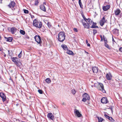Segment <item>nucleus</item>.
Listing matches in <instances>:
<instances>
[{"label": "nucleus", "mask_w": 122, "mask_h": 122, "mask_svg": "<svg viewBox=\"0 0 122 122\" xmlns=\"http://www.w3.org/2000/svg\"><path fill=\"white\" fill-rule=\"evenodd\" d=\"M66 35L64 32L61 31L58 34L57 39L60 42H63L65 40Z\"/></svg>", "instance_id": "obj_1"}, {"label": "nucleus", "mask_w": 122, "mask_h": 122, "mask_svg": "<svg viewBox=\"0 0 122 122\" xmlns=\"http://www.w3.org/2000/svg\"><path fill=\"white\" fill-rule=\"evenodd\" d=\"M94 86L97 87L98 90L102 91L103 93L106 92L104 90L103 85L102 84L99 82L97 83H95Z\"/></svg>", "instance_id": "obj_2"}, {"label": "nucleus", "mask_w": 122, "mask_h": 122, "mask_svg": "<svg viewBox=\"0 0 122 122\" xmlns=\"http://www.w3.org/2000/svg\"><path fill=\"white\" fill-rule=\"evenodd\" d=\"M33 25L35 27L39 28H41L42 26V23L41 22L38 21L36 19L34 20L33 23Z\"/></svg>", "instance_id": "obj_3"}, {"label": "nucleus", "mask_w": 122, "mask_h": 122, "mask_svg": "<svg viewBox=\"0 0 122 122\" xmlns=\"http://www.w3.org/2000/svg\"><path fill=\"white\" fill-rule=\"evenodd\" d=\"M83 98L82 101L83 102H85L87 100H89L90 99V97L89 95L87 93H84L82 96Z\"/></svg>", "instance_id": "obj_4"}, {"label": "nucleus", "mask_w": 122, "mask_h": 122, "mask_svg": "<svg viewBox=\"0 0 122 122\" xmlns=\"http://www.w3.org/2000/svg\"><path fill=\"white\" fill-rule=\"evenodd\" d=\"M100 37L101 38V41H104L105 42V46L107 47V44L106 43L107 42V40L106 39V37H105L104 35L103 36L101 35L100 36Z\"/></svg>", "instance_id": "obj_5"}, {"label": "nucleus", "mask_w": 122, "mask_h": 122, "mask_svg": "<svg viewBox=\"0 0 122 122\" xmlns=\"http://www.w3.org/2000/svg\"><path fill=\"white\" fill-rule=\"evenodd\" d=\"M35 41L38 43L40 44L41 42V37L38 35H36L34 37Z\"/></svg>", "instance_id": "obj_6"}, {"label": "nucleus", "mask_w": 122, "mask_h": 122, "mask_svg": "<svg viewBox=\"0 0 122 122\" xmlns=\"http://www.w3.org/2000/svg\"><path fill=\"white\" fill-rule=\"evenodd\" d=\"M74 112L75 115L77 116L78 117H81L82 116L81 114L77 109H75L74 111Z\"/></svg>", "instance_id": "obj_7"}, {"label": "nucleus", "mask_w": 122, "mask_h": 122, "mask_svg": "<svg viewBox=\"0 0 122 122\" xmlns=\"http://www.w3.org/2000/svg\"><path fill=\"white\" fill-rule=\"evenodd\" d=\"M106 18V16L105 15L100 20L99 23L100 25L102 26L104 25V23L106 22L105 19Z\"/></svg>", "instance_id": "obj_8"}, {"label": "nucleus", "mask_w": 122, "mask_h": 122, "mask_svg": "<svg viewBox=\"0 0 122 122\" xmlns=\"http://www.w3.org/2000/svg\"><path fill=\"white\" fill-rule=\"evenodd\" d=\"M15 3L14 1H11L9 3V4L7 5V7H9V8H11L14 7L15 5Z\"/></svg>", "instance_id": "obj_9"}, {"label": "nucleus", "mask_w": 122, "mask_h": 122, "mask_svg": "<svg viewBox=\"0 0 122 122\" xmlns=\"http://www.w3.org/2000/svg\"><path fill=\"white\" fill-rule=\"evenodd\" d=\"M12 61L14 62L15 64H17L18 63V62L19 61L20 59L19 58L13 57L12 59Z\"/></svg>", "instance_id": "obj_10"}, {"label": "nucleus", "mask_w": 122, "mask_h": 122, "mask_svg": "<svg viewBox=\"0 0 122 122\" xmlns=\"http://www.w3.org/2000/svg\"><path fill=\"white\" fill-rule=\"evenodd\" d=\"M0 96L2 98V100L3 102L5 101L6 99V97L5 96L4 93H0Z\"/></svg>", "instance_id": "obj_11"}, {"label": "nucleus", "mask_w": 122, "mask_h": 122, "mask_svg": "<svg viewBox=\"0 0 122 122\" xmlns=\"http://www.w3.org/2000/svg\"><path fill=\"white\" fill-rule=\"evenodd\" d=\"M47 116L48 118L52 120L54 119V117L51 113H48L47 114Z\"/></svg>", "instance_id": "obj_12"}, {"label": "nucleus", "mask_w": 122, "mask_h": 122, "mask_svg": "<svg viewBox=\"0 0 122 122\" xmlns=\"http://www.w3.org/2000/svg\"><path fill=\"white\" fill-rule=\"evenodd\" d=\"M101 102L103 103L106 104L107 103V98L105 97L102 98L101 100Z\"/></svg>", "instance_id": "obj_13"}, {"label": "nucleus", "mask_w": 122, "mask_h": 122, "mask_svg": "<svg viewBox=\"0 0 122 122\" xmlns=\"http://www.w3.org/2000/svg\"><path fill=\"white\" fill-rule=\"evenodd\" d=\"M82 23L84 26L85 28H87V29H89V26L90 25L89 24L87 23H86L83 22L82 21Z\"/></svg>", "instance_id": "obj_14"}, {"label": "nucleus", "mask_w": 122, "mask_h": 122, "mask_svg": "<svg viewBox=\"0 0 122 122\" xmlns=\"http://www.w3.org/2000/svg\"><path fill=\"white\" fill-rule=\"evenodd\" d=\"M121 11L119 9H117L114 11L115 14L117 15H118L120 13Z\"/></svg>", "instance_id": "obj_15"}, {"label": "nucleus", "mask_w": 122, "mask_h": 122, "mask_svg": "<svg viewBox=\"0 0 122 122\" xmlns=\"http://www.w3.org/2000/svg\"><path fill=\"white\" fill-rule=\"evenodd\" d=\"M112 76L111 73L109 72L107 73V80H111Z\"/></svg>", "instance_id": "obj_16"}, {"label": "nucleus", "mask_w": 122, "mask_h": 122, "mask_svg": "<svg viewBox=\"0 0 122 122\" xmlns=\"http://www.w3.org/2000/svg\"><path fill=\"white\" fill-rule=\"evenodd\" d=\"M40 8L44 12L46 11V9L45 6L43 4L40 6Z\"/></svg>", "instance_id": "obj_17"}, {"label": "nucleus", "mask_w": 122, "mask_h": 122, "mask_svg": "<svg viewBox=\"0 0 122 122\" xmlns=\"http://www.w3.org/2000/svg\"><path fill=\"white\" fill-rule=\"evenodd\" d=\"M92 70L93 73H97L98 71V69L97 67L94 66L92 67Z\"/></svg>", "instance_id": "obj_18"}, {"label": "nucleus", "mask_w": 122, "mask_h": 122, "mask_svg": "<svg viewBox=\"0 0 122 122\" xmlns=\"http://www.w3.org/2000/svg\"><path fill=\"white\" fill-rule=\"evenodd\" d=\"M96 24H97L96 23L93 22V24L92 25L91 27V28H98V27L96 25Z\"/></svg>", "instance_id": "obj_19"}, {"label": "nucleus", "mask_w": 122, "mask_h": 122, "mask_svg": "<svg viewBox=\"0 0 122 122\" xmlns=\"http://www.w3.org/2000/svg\"><path fill=\"white\" fill-rule=\"evenodd\" d=\"M17 30L16 28L13 27L11 29V33L13 34L15 33V32H16V30Z\"/></svg>", "instance_id": "obj_20"}, {"label": "nucleus", "mask_w": 122, "mask_h": 122, "mask_svg": "<svg viewBox=\"0 0 122 122\" xmlns=\"http://www.w3.org/2000/svg\"><path fill=\"white\" fill-rule=\"evenodd\" d=\"M107 119H108L111 122H114L115 120L112 117H109L107 115Z\"/></svg>", "instance_id": "obj_21"}, {"label": "nucleus", "mask_w": 122, "mask_h": 122, "mask_svg": "<svg viewBox=\"0 0 122 122\" xmlns=\"http://www.w3.org/2000/svg\"><path fill=\"white\" fill-rule=\"evenodd\" d=\"M5 39H6L7 41H9V42H11L13 39V38L11 37H9L8 38L5 37Z\"/></svg>", "instance_id": "obj_22"}, {"label": "nucleus", "mask_w": 122, "mask_h": 122, "mask_svg": "<svg viewBox=\"0 0 122 122\" xmlns=\"http://www.w3.org/2000/svg\"><path fill=\"white\" fill-rule=\"evenodd\" d=\"M86 22L88 23L90 25H91L92 24V21L90 19H87L86 20Z\"/></svg>", "instance_id": "obj_23"}, {"label": "nucleus", "mask_w": 122, "mask_h": 122, "mask_svg": "<svg viewBox=\"0 0 122 122\" xmlns=\"http://www.w3.org/2000/svg\"><path fill=\"white\" fill-rule=\"evenodd\" d=\"M119 30L117 29H114L113 31L114 33L115 34H118L119 33Z\"/></svg>", "instance_id": "obj_24"}, {"label": "nucleus", "mask_w": 122, "mask_h": 122, "mask_svg": "<svg viewBox=\"0 0 122 122\" xmlns=\"http://www.w3.org/2000/svg\"><path fill=\"white\" fill-rule=\"evenodd\" d=\"M67 53L68 54L70 55H74V53L73 52L70 50H67Z\"/></svg>", "instance_id": "obj_25"}, {"label": "nucleus", "mask_w": 122, "mask_h": 122, "mask_svg": "<svg viewBox=\"0 0 122 122\" xmlns=\"http://www.w3.org/2000/svg\"><path fill=\"white\" fill-rule=\"evenodd\" d=\"M97 118L98 119V122H102V121L104 120L101 117L97 116Z\"/></svg>", "instance_id": "obj_26"}, {"label": "nucleus", "mask_w": 122, "mask_h": 122, "mask_svg": "<svg viewBox=\"0 0 122 122\" xmlns=\"http://www.w3.org/2000/svg\"><path fill=\"white\" fill-rule=\"evenodd\" d=\"M107 48H108V49H107V50H109V51H112L113 49L112 48L111 46H109L107 44Z\"/></svg>", "instance_id": "obj_27"}, {"label": "nucleus", "mask_w": 122, "mask_h": 122, "mask_svg": "<svg viewBox=\"0 0 122 122\" xmlns=\"http://www.w3.org/2000/svg\"><path fill=\"white\" fill-rule=\"evenodd\" d=\"M62 47L64 50H67V46L65 45H61Z\"/></svg>", "instance_id": "obj_28"}, {"label": "nucleus", "mask_w": 122, "mask_h": 122, "mask_svg": "<svg viewBox=\"0 0 122 122\" xmlns=\"http://www.w3.org/2000/svg\"><path fill=\"white\" fill-rule=\"evenodd\" d=\"M113 107L111 106L110 107H107V109L109 110H110L111 111V112L112 113L113 109Z\"/></svg>", "instance_id": "obj_29"}, {"label": "nucleus", "mask_w": 122, "mask_h": 122, "mask_svg": "<svg viewBox=\"0 0 122 122\" xmlns=\"http://www.w3.org/2000/svg\"><path fill=\"white\" fill-rule=\"evenodd\" d=\"M45 81L46 82L48 83H49L51 82V80L49 78H47L45 80Z\"/></svg>", "instance_id": "obj_30"}, {"label": "nucleus", "mask_w": 122, "mask_h": 122, "mask_svg": "<svg viewBox=\"0 0 122 122\" xmlns=\"http://www.w3.org/2000/svg\"><path fill=\"white\" fill-rule=\"evenodd\" d=\"M81 1V0H79V3L80 7L81 8H83V5Z\"/></svg>", "instance_id": "obj_31"}, {"label": "nucleus", "mask_w": 122, "mask_h": 122, "mask_svg": "<svg viewBox=\"0 0 122 122\" xmlns=\"http://www.w3.org/2000/svg\"><path fill=\"white\" fill-rule=\"evenodd\" d=\"M71 92L73 95H74L76 92V91L75 89H72L71 91Z\"/></svg>", "instance_id": "obj_32"}, {"label": "nucleus", "mask_w": 122, "mask_h": 122, "mask_svg": "<svg viewBox=\"0 0 122 122\" xmlns=\"http://www.w3.org/2000/svg\"><path fill=\"white\" fill-rule=\"evenodd\" d=\"M20 33L23 35H24L25 34V31L22 30H21L20 31Z\"/></svg>", "instance_id": "obj_33"}, {"label": "nucleus", "mask_w": 122, "mask_h": 122, "mask_svg": "<svg viewBox=\"0 0 122 122\" xmlns=\"http://www.w3.org/2000/svg\"><path fill=\"white\" fill-rule=\"evenodd\" d=\"M39 2L38 0H35V2L34 3V5H38Z\"/></svg>", "instance_id": "obj_34"}, {"label": "nucleus", "mask_w": 122, "mask_h": 122, "mask_svg": "<svg viewBox=\"0 0 122 122\" xmlns=\"http://www.w3.org/2000/svg\"><path fill=\"white\" fill-rule=\"evenodd\" d=\"M47 25L48 27L49 28L51 27L52 26L51 23H50L48 22L47 23Z\"/></svg>", "instance_id": "obj_35"}, {"label": "nucleus", "mask_w": 122, "mask_h": 122, "mask_svg": "<svg viewBox=\"0 0 122 122\" xmlns=\"http://www.w3.org/2000/svg\"><path fill=\"white\" fill-rule=\"evenodd\" d=\"M82 16L83 18L85 20V21H86V20L87 19L86 18L84 15L83 14H82Z\"/></svg>", "instance_id": "obj_36"}, {"label": "nucleus", "mask_w": 122, "mask_h": 122, "mask_svg": "<svg viewBox=\"0 0 122 122\" xmlns=\"http://www.w3.org/2000/svg\"><path fill=\"white\" fill-rule=\"evenodd\" d=\"M86 43L87 45V46H90V44L88 43V41L87 40H86Z\"/></svg>", "instance_id": "obj_37"}, {"label": "nucleus", "mask_w": 122, "mask_h": 122, "mask_svg": "<svg viewBox=\"0 0 122 122\" xmlns=\"http://www.w3.org/2000/svg\"><path fill=\"white\" fill-rule=\"evenodd\" d=\"M22 51L20 52V54L18 55V57L19 58H20L22 56Z\"/></svg>", "instance_id": "obj_38"}, {"label": "nucleus", "mask_w": 122, "mask_h": 122, "mask_svg": "<svg viewBox=\"0 0 122 122\" xmlns=\"http://www.w3.org/2000/svg\"><path fill=\"white\" fill-rule=\"evenodd\" d=\"M24 12L25 13L27 14L28 13H29V11L28 10L25 9H24Z\"/></svg>", "instance_id": "obj_39"}, {"label": "nucleus", "mask_w": 122, "mask_h": 122, "mask_svg": "<svg viewBox=\"0 0 122 122\" xmlns=\"http://www.w3.org/2000/svg\"><path fill=\"white\" fill-rule=\"evenodd\" d=\"M93 34L94 35H95V34H96L97 32V30L95 29H94L93 30Z\"/></svg>", "instance_id": "obj_40"}, {"label": "nucleus", "mask_w": 122, "mask_h": 122, "mask_svg": "<svg viewBox=\"0 0 122 122\" xmlns=\"http://www.w3.org/2000/svg\"><path fill=\"white\" fill-rule=\"evenodd\" d=\"M38 91L40 94H42L43 93V91L41 90H38Z\"/></svg>", "instance_id": "obj_41"}, {"label": "nucleus", "mask_w": 122, "mask_h": 122, "mask_svg": "<svg viewBox=\"0 0 122 122\" xmlns=\"http://www.w3.org/2000/svg\"><path fill=\"white\" fill-rule=\"evenodd\" d=\"M107 5L106 6H104L103 7V9L104 10L106 11L107 10V8H106V7Z\"/></svg>", "instance_id": "obj_42"}, {"label": "nucleus", "mask_w": 122, "mask_h": 122, "mask_svg": "<svg viewBox=\"0 0 122 122\" xmlns=\"http://www.w3.org/2000/svg\"><path fill=\"white\" fill-rule=\"evenodd\" d=\"M73 30L75 32H78V30L76 28H74L73 29Z\"/></svg>", "instance_id": "obj_43"}, {"label": "nucleus", "mask_w": 122, "mask_h": 122, "mask_svg": "<svg viewBox=\"0 0 122 122\" xmlns=\"http://www.w3.org/2000/svg\"><path fill=\"white\" fill-rule=\"evenodd\" d=\"M3 49H2V48L0 47V53H1L2 52Z\"/></svg>", "instance_id": "obj_44"}, {"label": "nucleus", "mask_w": 122, "mask_h": 122, "mask_svg": "<svg viewBox=\"0 0 122 122\" xmlns=\"http://www.w3.org/2000/svg\"><path fill=\"white\" fill-rule=\"evenodd\" d=\"M110 6L109 5H107V10L110 8Z\"/></svg>", "instance_id": "obj_45"}, {"label": "nucleus", "mask_w": 122, "mask_h": 122, "mask_svg": "<svg viewBox=\"0 0 122 122\" xmlns=\"http://www.w3.org/2000/svg\"><path fill=\"white\" fill-rule=\"evenodd\" d=\"M112 41L113 43V44L114 43V42L115 43H116V42L114 41V39H113V37H112Z\"/></svg>", "instance_id": "obj_46"}, {"label": "nucleus", "mask_w": 122, "mask_h": 122, "mask_svg": "<svg viewBox=\"0 0 122 122\" xmlns=\"http://www.w3.org/2000/svg\"><path fill=\"white\" fill-rule=\"evenodd\" d=\"M119 50H120V51L121 52H122V47L120 48L119 49Z\"/></svg>", "instance_id": "obj_47"}, {"label": "nucleus", "mask_w": 122, "mask_h": 122, "mask_svg": "<svg viewBox=\"0 0 122 122\" xmlns=\"http://www.w3.org/2000/svg\"><path fill=\"white\" fill-rule=\"evenodd\" d=\"M104 116L106 118H107V115L106 114V113H105Z\"/></svg>", "instance_id": "obj_48"}, {"label": "nucleus", "mask_w": 122, "mask_h": 122, "mask_svg": "<svg viewBox=\"0 0 122 122\" xmlns=\"http://www.w3.org/2000/svg\"><path fill=\"white\" fill-rule=\"evenodd\" d=\"M43 3L44 4L46 5V2H44Z\"/></svg>", "instance_id": "obj_49"}, {"label": "nucleus", "mask_w": 122, "mask_h": 122, "mask_svg": "<svg viewBox=\"0 0 122 122\" xmlns=\"http://www.w3.org/2000/svg\"><path fill=\"white\" fill-rule=\"evenodd\" d=\"M6 55L5 54H4V56L5 57L6 56Z\"/></svg>", "instance_id": "obj_50"}, {"label": "nucleus", "mask_w": 122, "mask_h": 122, "mask_svg": "<svg viewBox=\"0 0 122 122\" xmlns=\"http://www.w3.org/2000/svg\"><path fill=\"white\" fill-rule=\"evenodd\" d=\"M106 77H107V74L106 75Z\"/></svg>", "instance_id": "obj_51"}, {"label": "nucleus", "mask_w": 122, "mask_h": 122, "mask_svg": "<svg viewBox=\"0 0 122 122\" xmlns=\"http://www.w3.org/2000/svg\"><path fill=\"white\" fill-rule=\"evenodd\" d=\"M107 103H108L109 102L108 101V100H107Z\"/></svg>", "instance_id": "obj_52"}, {"label": "nucleus", "mask_w": 122, "mask_h": 122, "mask_svg": "<svg viewBox=\"0 0 122 122\" xmlns=\"http://www.w3.org/2000/svg\"><path fill=\"white\" fill-rule=\"evenodd\" d=\"M109 82H110V81H109ZM109 83H110V84H111V83H110V82H109Z\"/></svg>", "instance_id": "obj_53"}, {"label": "nucleus", "mask_w": 122, "mask_h": 122, "mask_svg": "<svg viewBox=\"0 0 122 122\" xmlns=\"http://www.w3.org/2000/svg\"><path fill=\"white\" fill-rule=\"evenodd\" d=\"M1 1H2V0H1V2H0L1 3H2Z\"/></svg>", "instance_id": "obj_54"}, {"label": "nucleus", "mask_w": 122, "mask_h": 122, "mask_svg": "<svg viewBox=\"0 0 122 122\" xmlns=\"http://www.w3.org/2000/svg\"><path fill=\"white\" fill-rule=\"evenodd\" d=\"M58 26H59V25H58Z\"/></svg>", "instance_id": "obj_55"}, {"label": "nucleus", "mask_w": 122, "mask_h": 122, "mask_svg": "<svg viewBox=\"0 0 122 122\" xmlns=\"http://www.w3.org/2000/svg\"><path fill=\"white\" fill-rule=\"evenodd\" d=\"M121 114H122V113H121Z\"/></svg>", "instance_id": "obj_56"}]
</instances>
